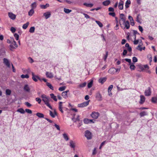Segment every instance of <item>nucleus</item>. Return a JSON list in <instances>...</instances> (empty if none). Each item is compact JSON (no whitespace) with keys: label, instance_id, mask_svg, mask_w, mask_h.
Here are the masks:
<instances>
[{"label":"nucleus","instance_id":"423d86ee","mask_svg":"<svg viewBox=\"0 0 157 157\" xmlns=\"http://www.w3.org/2000/svg\"><path fill=\"white\" fill-rule=\"evenodd\" d=\"M69 146L70 147L72 148L74 151L75 150V142L72 140H71L69 142Z\"/></svg>","mask_w":157,"mask_h":157},{"label":"nucleus","instance_id":"bb28decb","mask_svg":"<svg viewBox=\"0 0 157 157\" xmlns=\"http://www.w3.org/2000/svg\"><path fill=\"white\" fill-rule=\"evenodd\" d=\"M17 112H20L21 113H22V114H24L25 113V111L22 108H20V109H18L17 110Z\"/></svg>","mask_w":157,"mask_h":157},{"label":"nucleus","instance_id":"de8ad7c7","mask_svg":"<svg viewBox=\"0 0 157 157\" xmlns=\"http://www.w3.org/2000/svg\"><path fill=\"white\" fill-rule=\"evenodd\" d=\"M138 61L137 59L135 57H133L132 58V61L134 63H136Z\"/></svg>","mask_w":157,"mask_h":157},{"label":"nucleus","instance_id":"5fc2aeb1","mask_svg":"<svg viewBox=\"0 0 157 157\" xmlns=\"http://www.w3.org/2000/svg\"><path fill=\"white\" fill-rule=\"evenodd\" d=\"M109 14L110 15L112 16L113 17H114L115 16V13L114 12H110L109 13Z\"/></svg>","mask_w":157,"mask_h":157},{"label":"nucleus","instance_id":"13d9d810","mask_svg":"<svg viewBox=\"0 0 157 157\" xmlns=\"http://www.w3.org/2000/svg\"><path fill=\"white\" fill-rule=\"evenodd\" d=\"M83 14L85 16V17L87 19L89 18H90V17L87 14H86L85 13H83Z\"/></svg>","mask_w":157,"mask_h":157},{"label":"nucleus","instance_id":"f704fd0d","mask_svg":"<svg viewBox=\"0 0 157 157\" xmlns=\"http://www.w3.org/2000/svg\"><path fill=\"white\" fill-rule=\"evenodd\" d=\"M140 115L141 117L147 115V113L145 111H143L140 113Z\"/></svg>","mask_w":157,"mask_h":157},{"label":"nucleus","instance_id":"49530a36","mask_svg":"<svg viewBox=\"0 0 157 157\" xmlns=\"http://www.w3.org/2000/svg\"><path fill=\"white\" fill-rule=\"evenodd\" d=\"M106 142V141H103L101 144L100 145V146L99 147V149H101L102 147L105 144V143Z\"/></svg>","mask_w":157,"mask_h":157},{"label":"nucleus","instance_id":"f8f14e48","mask_svg":"<svg viewBox=\"0 0 157 157\" xmlns=\"http://www.w3.org/2000/svg\"><path fill=\"white\" fill-rule=\"evenodd\" d=\"M8 16L12 20H14L16 18V15L11 12L8 13Z\"/></svg>","mask_w":157,"mask_h":157},{"label":"nucleus","instance_id":"5701e85b","mask_svg":"<svg viewBox=\"0 0 157 157\" xmlns=\"http://www.w3.org/2000/svg\"><path fill=\"white\" fill-rule=\"evenodd\" d=\"M131 4V1L130 0H127L125 2V7L127 8L129 7V5Z\"/></svg>","mask_w":157,"mask_h":157},{"label":"nucleus","instance_id":"e433bc0d","mask_svg":"<svg viewBox=\"0 0 157 157\" xmlns=\"http://www.w3.org/2000/svg\"><path fill=\"white\" fill-rule=\"evenodd\" d=\"M95 22L100 27H103L102 24L100 21H96Z\"/></svg>","mask_w":157,"mask_h":157},{"label":"nucleus","instance_id":"a18cd8bd","mask_svg":"<svg viewBox=\"0 0 157 157\" xmlns=\"http://www.w3.org/2000/svg\"><path fill=\"white\" fill-rule=\"evenodd\" d=\"M140 68L142 69V70H144V68H149V67L147 65H144L143 66H142Z\"/></svg>","mask_w":157,"mask_h":157},{"label":"nucleus","instance_id":"39448f33","mask_svg":"<svg viewBox=\"0 0 157 157\" xmlns=\"http://www.w3.org/2000/svg\"><path fill=\"white\" fill-rule=\"evenodd\" d=\"M10 46L11 49H14L17 47V44L16 42L15 41L12 42Z\"/></svg>","mask_w":157,"mask_h":157},{"label":"nucleus","instance_id":"dca6fc26","mask_svg":"<svg viewBox=\"0 0 157 157\" xmlns=\"http://www.w3.org/2000/svg\"><path fill=\"white\" fill-rule=\"evenodd\" d=\"M106 78L105 77L100 78L99 80V82L102 84L106 80Z\"/></svg>","mask_w":157,"mask_h":157},{"label":"nucleus","instance_id":"c03bdc74","mask_svg":"<svg viewBox=\"0 0 157 157\" xmlns=\"http://www.w3.org/2000/svg\"><path fill=\"white\" fill-rule=\"evenodd\" d=\"M14 36L15 37L16 40H18L19 39V36L17 33H14Z\"/></svg>","mask_w":157,"mask_h":157},{"label":"nucleus","instance_id":"412c9836","mask_svg":"<svg viewBox=\"0 0 157 157\" xmlns=\"http://www.w3.org/2000/svg\"><path fill=\"white\" fill-rule=\"evenodd\" d=\"M43 16L44 17L45 19H48L49 17V12H47L44 13L43 14Z\"/></svg>","mask_w":157,"mask_h":157},{"label":"nucleus","instance_id":"0e129e2a","mask_svg":"<svg viewBox=\"0 0 157 157\" xmlns=\"http://www.w3.org/2000/svg\"><path fill=\"white\" fill-rule=\"evenodd\" d=\"M59 110L62 113H63V111L62 110V107H61V106L60 107H59Z\"/></svg>","mask_w":157,"mask_h":157},{"label":"nucleus","instance_id":"79ce46f5","mask_svg":"<svg viewBox=\"0 0 157 157\" xmlns=\"http://www.w3.org/2000/svg\"><path fill=\"white\" fill-rule=\"evenodd\" d=\"M135 67V66L134 65L133 63H132V64L130 65V68L131 70H134Z\"/></svg>","mask_w":157,"mask_h":157},{"label":"nucleus","instance_id":"6ab92c4d","mask_svg":"<svg viewBox=\"0 0 157 157\" xmlns=\"http://www.w3.org/2000/svg\"><path fill=\"white\" fill-rule=\"evenodd\" d=\"M140 103L141 104L143 103L145 101V98L144 96L141 95L140 96Z\"/></svg>","mask_w":157,"mask_h":157},{"label":"nucleus","instance_id":"1a4fd4ad","mask_svg":"<svg viewBox=\"0 0 157 157\" xmlns=\"http://www.w3.org/2000/svg\"><path fill=\"white\" fill-rule=\"evenodd\" d=\"M3 63L8 67H10V64L9 60L6 58H4L3 59Z\"/></svg>","mask_w":157,"mask_h":157},{"label":"nucleus","instance_id":"603ef678","mask_svg":"<svg viewBox=\"0 0 157 157\" xmlns=\"http://www.w3.org/2000/svg\"><path fill=\"white\" fill-rule=\"evenodd\" d=\"M25 104L28 107H30L32 105L31 104L28 102H25Z\"/></svg>","mask_w":157,"mask_h":157},{"label":"nucleus","instance_id":"0eeeda50","mask_svg":"<svg viewBox=\"0 0 157 157\" xmlns=\"http://www.w3.org/2000/svg\"><path fill=\"white\" fill-rule=\"evenodd\" d=\"M50 115L53 118L55 117L57 115V114L56 110L54 109L53 111H50Z\"/></svg>","mask_w":157,"mask_h":157},{"label":"nucleus","instance_id":"680f3d73","mask_svg":"<svg viewBox=\"0 0 157 157\" xmlns=\"http://www.w3.org/2000/svg\"><path fill=\"white\" fill-rule=\"evenodd\" d=\"M54 126L56 128L57 130H60V128L59 126L57 124H55Z\"/></svg>","mask_w":157,"mask_h":157},{"label":"nucleus","instance_id":"6e6552de","mask_svg":"<svg viewBox=\"0 0 157 157\" xmlns=\"http://www.w3.org/2000/svg\"><path fill=\"white\" fill-rule=\"evenodd\" d=\"M91 116L93 118L97 119L99 116V114L98 112H93L91 114Z\"/></svg>","mask_w":157,"mask_h":157},{"label":"nucleus","instance_id":"b1692460","mask_svg":"<svg viewBox=\"0 0 157 157\" xmlns=\"http://www.w3.org/2000/svg\"><path fill=\"white\" fill-rule=\"evenodd\" d=\"M51 98L53 99L55 101H57V99L56 98V97L53 94H50Z\"/></svg>","mask_w":157,"mask_h":157},{"label":"nucleus","instance_id":"72a5a7b5","mask_svg":"<svg viewBox=\"0 0 157 157\" xmlns=\"http://www.w3.org/2000/svg\"><path fill=\"white\" fill-rule=\"evenodd\" d=\"M72 10L65 8L64 9V11L67 13H68L71 12Z\"/></svg>","mask_w":157,"mask_h":157},{"label":"nucleus","instance_id":"6e6d98bb","mask_svg":"<svg viewBox=\"0 0 157 157\" xmlns=\"http://www.w3.org/2000/svg\"><path fill=\"white\" fill-rule=\"evenodd\" d=\"M127 53V51L126 50L124 49L123 51L122 54L123 56H125L126 55Z\"/></svg>","mask_w":157,"mask_h":157},{"label":"nucleus","instance_id":"052dcab7","mask_svg":"<svg viewBox=\"0 0 157 157\" xmlns=\"http://www.w3.org/2000/svg\"><path fill=\"white\" fill-rule=\"evenodd\" d=\"M138 28L139 30L141 32H142L143 31V29L142 27L141 26L139 25L138 26Z\"/></svg>","mask_w":157,"mask_h":157},{"label":"nucleus","instance_id":"09e8293b","mask_svg":"<svg viewBox=\"0 0 157 157\" xmlns=\"http://www.w3.org/2000/svg\"><path fill=\"white\" fill-rule=\"evenodd\" d=\"M25 111L29 114H31L32 113V111L29 109H25Z\"/></svg>","mask_w":157,"mask_h":157},{"label":"nucleus","instance_id":"a878e982","mask_svg":"<svg viewBox=\"0 0 157 157\" xmlns=\"http://www.w3.org/2000/svg\"><path fill=\"white\" fill-rule=\"evenodd\" d=\"M36 115L39 118H43L44 117V114L41 113H38L36 114Z\"/></svg>","mask_w":157,"mask_h":157},{"label":"nucleus","instance_id":"f03ea898","mask_svg":"<svg viewBox=\"0 0 157 157\" xmlns=\"http://www.w3.org/2000/svg\"><path fill=\"white\" fill-rule=\"evenodd\" d=\"M85 136L87 140H90L92 138V134L89 130H86L85 132Z\"/></svg>","mask_w":157,"mask_h":157},{"label":"nucleus","instance_id":"f3484780","mask_svg":"<svg viewBox=\"0 0 157 157\" xmlns=\"http://www.w3.org/2000/svg\"><path fill=\"white\" fill-rule=\"evenodd\" d=\"M96 98L97 99L98 101H101L102 100V97L100 94L98 93L96 94Z\"/></svg>","mask_w":157,"mask_h":157},{"label":"nucleus","instance_id":"864d4df0","mask_svg":"<svg viewBox=\"0 0 157 157\" xmlns=\"http://www.w3.org/2000/svg\"><path fill=\"white\" fill-rule=\"evenodd\" d=\"M39 80L41 81L42 82V81H44L45 82H46L47 81V80L45 78H40L39 79Z\"/></svg>","mask_w":157,"mask_h":157},{"label":"nucleus","instance_id":"473e14b6","mask_svg":"<svg viewBox=\"0 0 157 157\" xmlns=\"http://www.w3.org/2000/svg\"><path fill=\"white\" fill-rule=\"evenodd\" d=\"M6 94L7 95H10L11 93V91L9 89H7L6 91Z\"/></svg>","mask_w":157,"mask_h":157},{"label":"nucleus","instance_id":"c756f323","mask_svg":"<svg viewBox=\"0 0 157 157\" xmlns=\"http://www.w3.org/2000/svg\"><path fill=\"white\" fill-rule=\"evenodd\" d=\"M93 83V80H91L90 82L88 83L87 85V87L88 88H91L92 85Z\"/></svg>","mask_w":157,"mask_h":157},{"label":"nucleus","instance_id":"4be33fe9","mask_svg":"<svg viewBox=\"0 0 157 157\" xmlns=\"http://www.w3.org/2000/svg\"><path fill=\"white\" fill-rule=\"evenodd\" d=\"M63 138H64V139H65V140L66 141H67L69 140V138L67 135V134H66V133H63Z\"/></svg>","mask_w":157,"mask_h":157},{"label":"nucleus","instance_id":"a211bd4d","mask_svg":"<svg viewBox=\"0 0 157 157\" xmlns=\"http://www.w3.org/2000/svg\"><path fill=\"white\" fill-rule=\"evenodd\" d=\"M49 6V4L47 3L45 5H40V7L41 8V9H46L47 7H48Z\"/></svg>","mask_w":157,"mask_h":157},{"label":"nucleus","instance_id":"c85d7f7f","mask_svg":"<svg viewBox=\"0 0 157 157\" xmlns=\"http://www.w3.org/2000/svg\"><path fill=\"white\" fill-rule=\"evenodd\" d=\"M83 5L87 6V7H92L93 6V4H91V3L88 4V3H84Z\"/></svg>","mask_w":157,"mask_h":157},{"label":"nucleus","instance_id":"c9c22d12","mask_svg":"<svg viewBox=\"0 0 157 157\" xmlns=\"http://www.w3.org/2000/svg\"><path fill=\"white\" fill-rule=\"evenodd\" d=\"M21 78H28L29 77V76L28 75L26 74L25 75H22L21 76Z\"/></svg>","mask_w":157,"mask_h":157},{"label":"nucleus","instance_id":"4c0bfd02","mask_svg":"<svg viewBox=\"0 0 157 157\" xmlns=\"http://www.w3.org/2000/svg\"><path fill=\"white\" fill-rule=\"evenodd\" d=\"M35 29V28L34 27H32L30 28L29 32L30 33H33L34 32Z\"/></svg>","mask_w":157,"mask_h":157},{"label":"nucleus","instance_id":"ddd939ff","mask_svg":"<svg viewBox=\"0 0 157 157\" xmlns=\"http://www.w3.org/2000/svg\"><path fill=\"white\" fill-rule=\"evenodd\" d=\"M24 90L27 92H29L30 91V88L29 85L27 84H26L24 86Z\"/></svg>","mask_w":157,"mask_h":157},{"label":"nucleus","instance_id":"a19ab883","mask_svg":"<svg viewBox=\"0 0 157 157\" xmlns=\"http://www.w3.org/2000/svg\"><path fill=\"white\" fill-rule=\"evenodd\" d=\"M66 88V87L65 86H63L60 87L59 89V90L60 91H63Z\"/></svg>","mask_w":157,"mask_h":157},{"label":"nucleus","instance_id":"f257e3e1","mask_svg":"<svg viewBox=\"0 0 157 157\" xmlns=\"http://www.w3.org/2000/svg\"><path fill=\"white\" fill-rule=\"evenodd\" d=\"M41 98H42L43 101H44L45 104L48 107H49V98L46 95L43 94L41 95Z\"/></svg>","mask_w":157,"mask_h":157},{"label":"nucleus","instance_id":"bf43d9fd","mask_svg":"<svg viewBox=\"0 0 157 157\" xmlns=\"http://www.w3.org/2000/svg\"><path fill=\"white\" fill-rule=\"evenodd\" d=\"M109 11L110 12H113L114 11V9L111 7H110L108 9Z\"/></svg>","mask_w":157,"mask_h":157},{"label":"nucleus","instance_id":"7c9ffc66","mask_svg":"<svg viewBox=\"0 0 157 157\" xmlns=\"http://www.w3.org/2000/svg\"><path fill=\"white\" fill-rule=\"evenodd\" d=\"M34 13V10L33 9H32L29 12V15L30 16H32Z\"/></svg>","mask_w":157,"mask_h":157},{"label":"nucleus","instance_id":"ea45409f","mask_svg":"<svg viewBox=\"0 0 157 157\" xmlns=\"http://www.w3.org/2000/svg\"><path fill=\"white\" fill-rule=\"evenodd\" d=\"M36 6V3L35 2L33 3L31 5L32 9H35Z\"/></svg>","mask_w":157,"mask_h":157},{"label":"nucleus","instance_id":"4d7b16f0","mask_svg":"<svg viewBox=\"0 0 157 157\" xmlns=\"http://www.w3.org/2000/svg\"><path fill=\"white\" fill-rule=\"evenodd\" d=\"M108 55V52H106V54L105 55V56H104V60L105 61L106 60V58L107 57Z\"/></svg>","mask_w":157,"mask_h":157},{"label":"nucleus","instance_id":"393cba45","mask_svg":"<svg viewBox=\"0 0 157 157\" xmlns=\"http://www.w3.org/2000/svg\"><path fill=\"white\" fill-rule=\"evenodd\" d=\"M86 82H85L83 83L80 84L78 86V87L80 88H83L85 87L86 85Z\"/></svg>","mask_w":157,"mask_h":157},{"label":"nucleus","instance_id":"2f4dec72","mask_svg":"<svg viewBox=\"0 0 157 157\" xmlns=\"http://www.w3.org/2000/svg\"><path fill=\"white\" fill-rule=\"evenodd\" d=\"M151 101L153 103H157V97H152V98Z\"/></svg>","mask_w":157,"mask_h":157},{"label":"nucleus","instance_id":"37998d69","mask_svg":"<svg viewBox=\"0 0 157 157\" xmlns=\"http://www.w3.org/2000/svg\"><path fill=\"white\" fill-rule=\"evenodd\" d=\"M113 87V85H110L108 87V93H109L111 91V90H112Z\"/></svg>","mask_w":157,"mask_h":157},{"label":"nucleus","instance_id":"e2e57ef3","mask_svg":"<svg viewBox=\"0 0 157 157\" xmlns=\"http://www.w3.org/2000/svg\"><path fill=\"white\" fill-rule=\"evenodd\" d=\"M126 62H127L129 63V64H131L130 63L131 62V60L130 59H124Z\"/></svg>","mask_w":157,"mask_h":157},{"label":"nucleus","instance_id":"2eb2a0df","mask_svg":"<svg viewBox=\"0 0 157 157\" xmlns=\"http://www.w3.org/2000/svg\"><path fill=\"white\" fill-rule=\"evenodd\" d=\"M123 24L124 25L125 27L127 29H128L130 27L129 23L128 21H127L124 22Z\"/></svg>","mask_w":157,"mask_h":157},{"label":"nucleus","instance_id":"338daca9","mask_svg":"<svg viewBox=\"0 0 157 157\" xmlns=\"http://www.w3.org/2000/svg\"><path fill=\"white\" fill-rule=\"evenodd\" d=\"M139 43L138 40H135L134 41V44L135 45Z\"/></svg>","mask_w":157,"mask_h":157},{"label":"nucleus","instance_id":"774afa93","mask_svg":"<svg viewBox=\"0 0 157 157\" xmlns=\"http://www.w3.org/2000/svg\"><path fill=\"white\" fill-rule=\"evenodd\" d=\"M126 42V40L125 39H123L122 40L121 43L122 44H124Z\"/></svg>","mask_w":157,"mask_h":157},{"label":"nucleus","instance_id":"58836bf2","mask_svg":"<svg viewBox=\"0 0 157 157\" xmlns=\"http://www.w3.org/2000/svg\"><path fill=\"white\" fill-rule=\"evenodd\" d=\"M83 122L85 124H88L89 123V119L87 118H85L83 120Z\"/></svg>","mask_w":157,"mask_h":157},{"label":"nucleus","instance_id":"4468645a","mask_svg":"<svg viewBox=\"0 0 157 157\" xmlns=\"http://www.w3.org/2000/svg\"><path fill=\"white\" fill-rule=\"evenodd\" d=\"M69 91V90L63 92L62 93V95L64 98H66L67 97V93Z\"/></svg>","mask_w":157,"mask_h":157},{"label":"nucleus","instance_id":"8fccbe9b","mask_svg":"<svg viewBox=\"0 0 157 157\" xmlns=\"http://www.w3.org/2000/svg\"><path fill=\"white\" fill-rule=\"evenodd\" d=\"M10 31L12 33H14L16 31V29L13 27H11L10 28Z\"/></svg>","mask_w":157,"mask_h":157},{"label":"nucleus","instance_id":"9d476101","mask_svg":"<svg viewBox=\"0 0 157 157\" xmlns=\"http://www.w3.org/2000/svg\"><path fill=\"white\" fill-rule=\"evenodd\" d=\"M116 69L114 67L110 68L108 71V72L111 74H115L116 73Z\"/></svg>","mask_w":157,"mask_h":157},{"label":"nucleus","instance_id":"3c124183","mask_svg":"<svg viewBox=\"0 0 157 157\" xmlns=\"http://www.w3.org/2000/svg\"><path fill=\"white\" fill-rule=\"evenodd\" d=\"M36 101L38 102L39 104H40L41 102V100L39 98H37L36 99Z\"/></svg>","mask_w":157,"mask_h":157},{"label":"nucleus","instance_id":"20e7f679","mask_svg":"<svg viewBox=\"0 0 157 157\" xmlns=\"http://www.w3.org/2000/svg\"><path fill=\"white\" fill-rule=\"evenodd\" d=\"M151 90L150 87H149L147 88V89L146 90L144 94L145 96H149L151 95Z\"/></svg>","mask_w":157,"mask_h":157},{"label":"nucleus","instance_id":"7ed1b4c3","mask_svg":"<svg viewBox=\"0 0 157 157\" xmlns=\"http://www.w3.org/2000/svg\"><path fill=\"white\" fill-rule=\"evenodd\" d=\"M90 100L83 102L82 103L79 104H78V107H84L87 106L89 104V102Z\"/></svg>","mask_w":157,"mask_h":157},{"label":"nucleus","instance_id":"aec40b11","mask_svg":"<svg viewBox=\"0 0 157 157\" xmlns=\"http://www.w3.org/2000/svg\"><path fill=\"white\" fill-rule=\"evenodd\" d=\"M110 3V1L108 0L103 2L102 4L105 6H107L109 5Z\"/></svg>","mask_w":157,"mask_h":157},{"label":"nucleus","instance_id":"9b49d317","mask_svg":"<svg viewBox=\"0 0 157 157\" xmlns=\"http://www.w3.org/2000/svg\"><path fill=\"white\" fill-rule=\"evenodd\" d=\"M32 79L34 81L37 82V79L39 80L40 78L39 76L34 75L33 72H32Z\"/></svg>","mask_w":157,"mask_h":157},{"label":"nucleus","instance_id":"cd10ccee","mask_svg":"<svg viewBox=\"0 0 157 157\" xmlns=\"http://www.w3.org/2000/svg\"><path fill=\"white\" fill-rule=\"evenodd\" d=\"M29 24V23L28 22H27L26 23L24 24L23 25L22 28L24 29H26L28 27Z\"/></svg>","mask_w":157,"mask_h":157},{"label":"nucleus","instance_id":"69168bd1","mask_svg":"<svg viewBox=\"0 0 157 157\" xmlns=\"http://www.w3.org/2000/svg\"><path fill=\"white\" fill-rule=\"evenodd\" d=\"M124 2L121 0H120V2H119L118 6L123 5Z\"/></svg>","mask_w":157,"mask_h":157}]
</instances>
